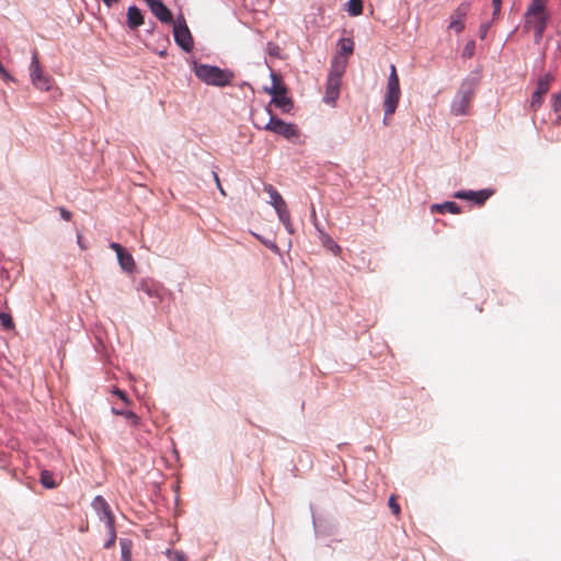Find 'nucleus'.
Here are the masks:
<instances>
[{
  "mask_svg": "<svg viewBox=\"0 0 561 561\" xmlns=\"http://www.w3.org/2000/svg\"><path fill=\"white\" fill-rule=\"evenodd\" d=\"M550 0H530L523 15L524 31L534 33L535 44L542 41L543 34L550 22L548 3Z\"/></svg>",
  "mask_w": 561,
  "mask_h": 561,
  "instance_id": "obj_1",
  "label": "nucleus"
},
{
  "mask_svg": "<svg viewBox=\"0 0 561 561\" xmlns=\"http://www.w3.org/2000/svg\"><path fill=\"white\" fill-rule=\"evenodd\" d=\"M192 70L202 82L219 88L230 85L234 78V73L229 69L199 64L195 60L192 62Z\"/></svg>",
  "mask_w": 561,
  "mask_h": 561,
  "instance_id": "obj_2",
  "label": "nucleus"
},
{
  "mask_svg": "<svg viewBox=\"0 0 561 561\" xmlns=\"http://www.w3.org/2000/svg\"><path fill=\"white\" fill-rule=\"evenodd\" d=\"M476 85L477 84L473 79H466L462 81L450 104V113L453 115L465 116L470 113V105L474 96Z\"/></svg>",
  "mask_w": 561,
  "mask_h": 561,
  "instance_id": "obj_3",
  "label": "nucleus"
},
{
  "mask_svg": "<svg viewBox=\"0 0 561 561\" xmlns=\"http://www.w3.org/2000/svg\"><path fill=\"white\" fill-rule=\"evenodd\" d=\"M265 111L270 115V119L263 126L264 129L280 135L288 140L299 137L300 131L296 124L286 123L283 119L273 116L268 107H266Z\"/></svg>",
  "mask_w": 561,
  "mask_h": 561,
  "instance_id": "obj_4",
  "label": "nucleus"
},
{
  "mask_svg": "<svg viewBox=\"0 0 561 561\" xmlns=\"http://www.w3.org/2000/svg\"><path fill=\"white\" fill-rule=\"evenodd\" d=\"M173 36L175 43L186 53L193 49L194 42L192 34L183 16L179 18L173 26Z\"/></svg>",
  "mask_w": 561,
  "mask_h": 561,
  "instance_id": "obj_5",
  "label": "nucleus"
},
{
  "mask_svg": "<svg viewBox=\"0 0 561 561\" xmlns=\"http://www.w3.org/2000/svg\"><path fill=\"white\" fill-rule=\"evenodd\" d=\"M136 288L138 291L145 293L149 298L154 299V305L162 302L165 295L169 294L161 283L152 278L141 279Z\"/></svg>",
  "mask_w": 561,
  "mask_h": 561,
  "instance_id": "obj_6",
  "label": "nucleus"
},
{
  "mask_svg": "<svg viewBox=\"0 0 561 561\" xmlns=\"http://www.w3.org/2000/svg\"><path fill=\"white\" fill-rule=\"evenodd\" d=\"M31 81L35 88L42 91H48L50 89L49 78L44 75L37 58V54L34 53L31 60Z\"/></svg>",
  "mask_w": 561,
  "mask_h": 561,
  "instance_id": "obj_7",
  "label": "nucleus"
},
{
  "mask_svg": "<svg viewBox=\"0 0 561 561\" xmlns=\"http://www.w3.org/2000/svg\"><path fill=\"white\" fill-rule=\"evenodd\" d=\"M91 506L96 513L99 519L105 523V526L114 524V516L112 514L110 505L102 495H96L92 500Z\"/></svg>",
  "mask_w": 561,
  "mask_h": 561,
  "instance_id": "obj_8",
  "label": "nucleus"
},
{
  "mask_svg": "<svg viewBox=\"0 0 561 561\" xmlns=\"http://www.w3.org/2000/svg\"><path fill=\"white\" fill-rule=\"evenodd\" d=\"M492 190L483 188L480 191H457L453 196L458 199L473 202L477 205H483L485 201L492 196Z\"/></svg>",
  "mask_w": 561,
  "mask_h": 561,
  "instance_id": "obj_9",
  "label": "nucleus"
},
{
  "mask_svg": "<svg viewBox=\"0 0 561 561\" xmlns=\"http://www.w3.org/2000/svg\"><path fill=\"white\" fill-rule=\"evenodd\" d=\"M470 10V4L468 2L460 3L454 13L450 15V22L448 24V28L455 31L456 33L462 32L465 28V19Z\"/></svg>",
  "mask_w": 561,
  "mask_h": 561,
  "instance_id": "obj_10",
  "label": "nucleus"
},
{
  "mask_svg": "<svg viewBox=\"0 0 561 561\" xmlns=\"http://www.w3.org/2000/svg\"><path fill=\"white\" fill-rule=\"evenodd\" d=\"M152 14L163 23L172 22V13L161 0H145Z\"/></svg>",
  "mask_w": 561,
  "mask_h": 561,
  "instance_id": "obj_11",
  "label": "nucleus"
},
{
  "mask_svg": "<svg viewBox=\"0 0 561 561\" xmlns=\"http://www.w3.org/2000/svg\"><path fill=\"white\" fill-rule=\"evenodd\" d=\"M400 96L401 90L386 89V93L383 96V108L386 112V117L391 116L396 112L400 101Z\"/></svg>",
  "mask_w": 561,
  "mask_h": 561,
  "instance_id": "obj_12",
  "label": "nucleus"
},
{
  "mask_svg": "<svg viewBox=\"0 0 561 561\" xmlns=\"http://www.w3.org/2000/svg\"><path fill=\"white\" fill-rule=\"evenodd\" d=\"M341 81L327 79L325 93L323 96L324 103L331 106H335L336 101L340 96Z\"/></svg>",
  "mask_w": 561,
  "mask_h": 561,
  "instance_id": "obj_13",
  "label": "nucleus"
},
{
  "mask_svg": "<svg viewBox=\"0 0 561 561\" xmlns=\"http://www.w3.org/2000/svg\"><path fill=\"white\" fill-rule=\"evenodd\" d=\"M283 113H289L294 107L293 100L286 95V88H279V93L271 100Z\"/></svg>",
  "mask_w": 561,
  "mask_h": 561,
  "instance_id": "obj_14",
  "label": "nucleus"
},
{
  "mask_svg": "<svg viewBox=\"0 0 561 561\" xmlns=\"http://www.w3.org/2000/svg\"><path fill=\"white\" fill-rule=\"evenodd\" d=\"M144 23L141 11L136 5H130L127 10V24L135 30Z\"/></svg>",
  "mask_w": 561,
  "mask_h": 561,
  "instance_id": "obj_15",
  "label": "nucleus"
},
{
  "mask_svg": "<svg viewBox=\"0 0 561 561\" xmlns=\"http://www.w3.org/2000/svg\"><path fill=\"white\" fill-rule=\"evenodd\" d=\"M275 211L277 214L279 221L284 225L287 232L290 234L294 233V227L291 224L290 213L288 210L287 204L280 207H276Z\"/></svg>",
  "mask_w": 561,
  "mask_h": 561,
  "instance_id": "obj_16",
  "label": "nucleus"
},
{
  "mask_svg": "<svg viewBox=\"0 0 561 561\" xmlns=\"http://www.w3.org/2000/svg\"><path fill=\"white\" fill-rule=\"evenodd\" d=\"M432 213H450V214H459L461 211L460 206L455 202H444L442 204H433L431 206Z\"/></svg>",
  "mask_w": 561,
  "mask_h": 561,
  "instance_id": "obj_17",
  "label": "nucleus"
},
{
  "mask_svg": "<svg viewBox=\"0 0 561 561\" xmlns=\"http://www.w3.org/2000/svg\"><path fill=\"white\" fill-rule=\"evenodd\" d=\"M264 191L268 194V196H270L268 204L272 205L274 209H276V207H280L286 204L283 196L278 193V191L273 185L265 184Z\"/></svg>",
  "mask_w": 561,
  "mask_h": 561,
  "instance_id": "obj_18",
  "label": "nucleus"
},
{
  "mask_svg": "<svg viewBox=\"0 0 561 561\" xmlns=\"http://www.w3.org/2000/svg\"><path fill=\"white\" fill-rule=\"evenodd\" d=\"M345 67H346L345 61H340L335 58L331 65V69H330L328 79L341 81L342 76L345 71Z\"/></svg>",
  "mask_w": 561,
  "mask_h": 561,
  "instance_id": "obj_19",
  "label": "nucleus"
},
{
  "mask_svg": "<svg viewBox=\"0 0 561 561\" xmlns=\"http://www.w3.org/2000/svg\"><path fill=\"white\" fill-rule=\"evenodd\" d=\"M118 263L125 272H133L135 268V261L125 250L117 255Z\"/></svg>",
  "mask_w": 561,
  "mask_h": 561,
  "instance_id": "obj_20",
  "label": "nucleus"
},
{
  "mask_svg": "<svg viewBox=\"0 0 561 561\" xmlns=\"http://www.w3.org/2000/svg\"><path fill=\"white\" fill-rule=\"evenodd\" d=\"M112 413L116 415L124 416L133 426H138L140 424V419L137 414H135L133 411L124 410V409H117L112 408Z\"/></svg>",
  "mask_w": 561,
  "mask_h": 561,
  "instance_id": "obj_21",
  "label": "nucleus"
},
{
  "mask_svg": "<svg viewBox=\"0 0 561 561\" xmlns=\"http://www.w3.org/2000/svg\"><path fill=\"white\" fill-rule=\"evenodd\" d=\"M122 561L131 560L133 541L128 538L119 539Z\"/></svg>",
  "mask_w": 561,
  "mask_h": 561,
  "instance_id": "obj_22",
  "label": "nucleus"
},
{
  "mask_svg": "<svg viewBox=\"0 0 561 561\" xmlns=\"http://www.w3.org/2000/svg\"><path fill=\"white\" fill-rule=\"evenodd\" d=\"M552 76L550 73H547L539 78L537 82V88L535 92L546 94L549 91L550 83L552 81Z\"/></svg>",
  "mask_w": 561,
  "mask_h": 561,
  "instance_id": "obj_23",
  "label": "nucleus"
},
{
  "mask_svg": "<svg viewBox=\"0 0 561 561\" xmlns=\"http://www.w3.org/2000/svg\"><path fill=\"white\" fill-rule=\"evenodd\" d=\"M387 89L400 90L399 77L394 65H390V73L387 81Z\"/></svg>",
  "mask_w": 561,
  "mask_h": 561,
  "instance_id": "obj_24",
  "label": "nucleus"
},
{
  "mask_svg": "<svg viewBox=\"0 0 561 561\" xmlns=\"http://www.w3.org/2000/svg\"><path fill=\"white\" fill-rule=\"evenodd\" d=\"M271 79H272V87L271 88H265V91L273 96H276L278 95L279 93V88H286L285 85H283L278 79V77L274 73V72H271Z\"/></svg>",
  "mask_w": 561,
  "mask_h": 561,
  "instance_id": "obj_25",
  "label": "nucleus"
},
{
  "mask_svg": "<svg viewBox=\"0 0 561 561\" xmlns=\"http://www.w3.org/2000/svg\"><path fill=\"white\" fill-rule=\"evenodd\" d=\"M41 483L43 484V486L47 488V489H54L57 486V483L54 479V476L51 472L47 471V470H43L42 473H41Z\"/></svg>",
  "mask_w": 561,
  "mask_h": 561,
  "instance_id": "obj_26",
  "label": "nucleus"
},
{
  "mask_svg": "<svg viewBox=\"0 0 561 561\" xmlns=\"http://www.w3.org/2000/svg\"><path fill=\"white\" fill-rule=\"evenodd\" d=\"M347 11L350 15L357 16L363 12V0H348Z\"/></svg>",
  "mask_w": 561,
  "mask_h": 561,
  "instance_id": "obj_27",
  "label": "nucleus"
},
{
  "mask_svg": "<svg viewBox=\"0 0 561 561\" xmlns=\"http://www.w3.org/2000/svg\"><path fill=\"white\" fill-rule=\"evenodd\" d=\"M106 529L108 533V539L104 542V548L111 549L115 545V541H116L115 525L114 524L106 525Z\"/></svg>",
  "mask_w": 561,
  "mask_h": 561,
  "instance_id": "obj_28",
  "label": "nucleus"
},
{
  "mask_svg": "<svg viewBox=\"0 0 561 561\" xmlns=\"http://www.w3.org/2000/svg\"><path fill=\"white\" fill-rule=\"evenodd\" d=\"M165 554H167V557H168L171 561H186V560H187L186 554H185L183 551H180V550H171V549H168V550L165 551Z\"/></svg>",
  "mask_w": 561,
  "mask_h": 561,
  "instance_id": "obj_29",
  "label": "nucleus"
},
{
  "mask_svg": "<svg viewBox=\"0 0 561 561\" xmlns=\"http://www.w3.org/2000/svg\"><path fill=\"white\" fill-rule=\"evenodd\" d=\"M552 107L559 119H561V92L552 96Z\"/></svg>",
  "mask_w": 561,
  "mask_h": 561,
  "instance_id": "obj_30",
  "label": "nucleus"
},
{
  "mask_svg": "<svg viewBox=\"0 0 561 561\" xmlns=\"http://www.w3.org/2000/svg\"><path fill=\"white\" fill-rule=\"evenodd\" d=\"M0 321H1V324L3 325L4 329H12L13 328V320H12V317L7 313V312H3L1 311L0 312Z\"/></svg>",
  "mask_w": 561,
  "mask_h": 561,
  "instance_id": "obj_31",
  "label": "nucleus"
},
{
  "mask_svg": "<svg viewBox=\"0 0 561 561\" xmlns=\"http://www.w3.org/2000/svg\"><path fill=\"white\" fill-rule=\"evenodd\" d=\"M353 48H354V44L351 39H342V45H341L342 54H346V55L352 54Z\"/></svg>",
  "mask_w": 561,
  "mask_h": 561,
  "instance_id": "obj_32",
  "label": "nucleus"
},
{
  "mask_svg": "<svg viewBox=\"0 0 561 561\" xmlns=\"http://www.w3.org/2000/svg\"><path fill=\"white\" fill-rule=\"evenodd\" d=\"M543 95L545 94L534 92L530 102V106L533 110H537L541 105Z\"/></svg>",
  "mask_w": 561,
  "mask_h": 561,
  "instance_id": "obj_33",
  "label": "nucleus"
},
{
  "mask_svg": "<svg viewBox=\"0 0 561 561\" xmlns=\"http://www.w3.org/2000/svg\"><path fill=\"white\" fill-rule=\"evenodd\" d=\"M476 49L474 42H469L466 44L463 50H462V57L470 58L473 56Z\"/></svg>",
  "mask_w": 561,
  "mask_h": 561,
  "instance_id": "obj_34",
  "label": "nucleus"
},
{
  "mask_svg": "<svg viewBox=\"0 0 561 561\" xmlns=\"http://www.w3.org/2000/svg\"><path fill=\"white\" fill-rule=\"evenodd\" d=\"M256 238L265 245L267 247L268 249H271L273 252L279 254V248L277 247V244L271 240H266V239H263L261 238L260 236H256Z\"/></svg>",
  "mask_w": 561,
  "mask_h": 561,
  "instance_id": "obj_35",
  "label": "nucleus"
},
{
  "mask_svg": "<svg viewBox=\"0 0 561 561\" xmlns=\"http://www.w3.org/2000/svg\"><path fill=\"white\" fill-rule=\"evenodd\" d=\"M322 240L328 245V248L332 250L335 254H337L341 251V247L336 242H334L330 237Z\"/></svg>",
  "mask_w": 561,
  "mask_h": 561,
  "instance_id": "obj_36",
  "label": "nucleus"
},
{
  "mask_svg": "<svg viewBox=\"0 0 561 561\" xmlns=\"http://www.w3.org/2000/svg\"><path fill=\"white\" fill-rule=\"evenodd\" d=\"M112 393L117 396L126 404L129 403V399L127 397V393L125 391L121 390L119 388L114 387L113 390H112Z\"/></svg>",
  "mask_w": 561,
  "mask_h": 561,
  "instance_id": "obj_37",
  "label": "nucleus"
},
{
  "mask_svg": "<svg viewBox=\"0 0 561 561\" xmlns=\"http://www.w3.org/2000/svg\"><path fill=\"white\" fill-rule=\"evenodd\" d=\"M388 504H389V507H390L391 512H392L394 515H399V513H400V506H399V504L396 502L394 496H390V497H389Z\"/></svg>",
  "mask_w": 561,
  "mask_h": 561,
  "instance_id": "obj_38",
  "label": "nucleus"
},
{
  "mask_svg": "<svg viewBox=\"0 0 561 561\" xmlns=\"http://www.w3.org/2000/svg\"><path fill=\"white\" fill-rule=\"evenodd\" d=\"M490 28V23H482L479 27V36L481 39L486 37L488 31Z\"/></svg>",
  "mask_w": 561,
  "mask_h": 561,
  "instance_id": "obj_39",
  "label": "nucleus"
},
{
  "mask_svg": "<svg viewBox=\"0 0 561 561\" xmlns=\"http://www.w3.org/2000/svg\"><path fill=\"white\" fill-rule=\"evenodd\" d=\"M267 51L272 56H277L278 55V47L275 44H273V43H268L267 44Z\"/></svg>",
  "mask_w": 561,
  "mask_h": 561,
  "instance_id": "obj_40",
  "label": "nucleus"
},
{
  "mask_svg": "<svg viewBox=\"0 0 561 561\" xmlns=\"http://www.w3.org/2000/svg\"><path fill=\"white\" fill-rule=\"evenodd\" d=\"M110 248L115 251L116 256L125 250L119 243L116 242H112Z\"/></svg>",
  "mask_w": 561,
  "mask_h": 561,
  "instance_id": "obj_41",
  "label": "nucleus"
},
{
  "mask_svg": "<svg viewBox=\"0 0 561 561\" xmlns=\"http://www.w3.org/2000/svg\"><path fill=\"white\" fill-rule=\"evenodd\" d=\"M213 176H214V180H215L216 185H217L218 190L220 191V193H221L222 195H226V193H225V191H224V188H222V186H221V184H220V180H219V176H218L217 172H215V171H214V172H213Z\"/></svg>",
  "mask_w": 561,
  "mask_h": 561,
  "instance_id": "obj_42",
  "label": "nucleus"
},
{
  "mask_svg": "<svg viewBox=\"0 0 561 561\" xmlns=\"http://www.w3.org/2000/svg\"><path fill=\"white\" fill-rule=\"evenodd\" d=\"M60 216L62 219L65 220H70L71 219V213L65 208H60Z\"/></svg>",
  "mask_w": 561,
  "mask_h": 561,
  "instance_id": "obj_43",
  "label": "nucleus"
},
{
  "mask_svg": "<svg viewBox=\"0 0 561 561\" xmlns=\"http://www.w3.org/2000/svg\"><path fill=\"white\" fill-rule=\"evenodd\" d=\"M310 217H311V220H312L313 226H314V227H317V221H318V219H317V214H316V209H314V207H313V206L311 207V214H310Z\"/></svg>",
  "mask_w": 561,
  "mask_h": 561,
  "instance_id": "obj_44",
  "label": "nucleus"
},
{
  "mask_svg": "<svg viewBox=\"0 0 561 561\" xmlns=\"http://www.w3.org/2000/svg\"><path fill=\"white\" fill-rule=\"evenodd\" d=\"M104 4L108 8H112L118 3L119 0H102Z\"/></svg>",
  "mask_w": 561,
  "mask_h": 561,
  "instance_id": "obj_45",
  "label": "nucleus"
},
{
  "mask_svg": "<svg viewBox=\"0 0 561 561\" xmlns=\"http://www.w3.org/2000/svg\"><path fill=\"white\" fill-rule=\"evenodd\" d=\"M493 16L496 18L500 14L501 11V4L493 5Z\"/></svg>",
  "mask_w": 561,
  "mask_h": 561,
  "instance_id": "obj_46",
  "label": "nucleus"
},
{
  "mask_svg": "<svg viewBox=\"0 0 561 561\" xmlns=\"http://www.w3.org/2000/svg\"><path fill=\"white\" fill-rule=\"evenodd\" d=\"M314 228L319 231V233H320V236H321V239H327V238L329 237V236H328V234H325V233L323 232V230L319 227V224H318V222H317V227H314Z\"/></svg>",
  "mask_w": 561,
  "mask_h": 561,
  "instance_id": "obj_47",
  "label": "nucleus"
},
{
  "mask_svg": "<svg viewBox=\"0 0 561 561\" xmlns=\"http://www.w3.org/2000/svg\"><path fill=\"white\" fill-rule=\"evenodd\" d=\"M314 228L319 231V233H320V236H321V239H327V238L329 237V236H328V234H325V233L323 232V230L319 227V224H318V222H317V227H314Z\"/></svg>",
  "mask_w": 561,
  "mask_h": 561,
  "instance_id": "obj_48",
  "label": "nucleus"
},
{
  "mask_svg": "<svg viewBox=\"0 0 561 561\" xmlns=\"http://www.w3.org/2000/svg\"><path fill=\"white\" fill-rule=\"evenodd\" d=\"M81 239H82V237H81L80 234H78V238H77L78 245H79L81 249H85V247L82 244Z\"/></svg>",
  "mask_w": 561,
  "mask_h": 561,
  "instance_id": "obj_49",
  "label": "nucleus"
},
{
  "mask_svg": "<svg viewBox=\"0 0 561 561\" xmlns=\"http://www.w3.org/2000/svg\"><path fill=\"white\" fill-rule=\"evenodd\" d=\"M382 123L385 126L389 125V121H388V117H386V115L383 116Z\"/></svg>",
  "mask_w": 561,
  "mask_h": 561,
  "instance_id": "obj_50",
  "label": "nucleus"
},
{
  "mask_svg": "<svg viewBox=\"0 0 561 561\" xmlns=\"http://www.w3.org/2000/svg\"><path fill=\"white\" fill-rule=\"evenodd\" d=\"M492 3H493V5H497V4L502 5V0H492Z\"/></svg>",
  "mask_w": 561,
  "mask_h": 561,
  "instance_id": "obj_51",
  "label": "nucleus"
},
{
  "mask_svg": "<svg viewBox=\"0 0 561 561\" xmlns=\"http://www.w3.org/2000/svg\"><path fill=\"white\" fill-rule=\"evenodd\" d=\"M159 55H160V56H165V55H167V51H165V50H161V51H159Z\"/></svg>",
  "mask_w": 561,
  "mask_h": 561,
  "instance_id": "obj_52",
  "label": "nucleus"
}]
</instances>
